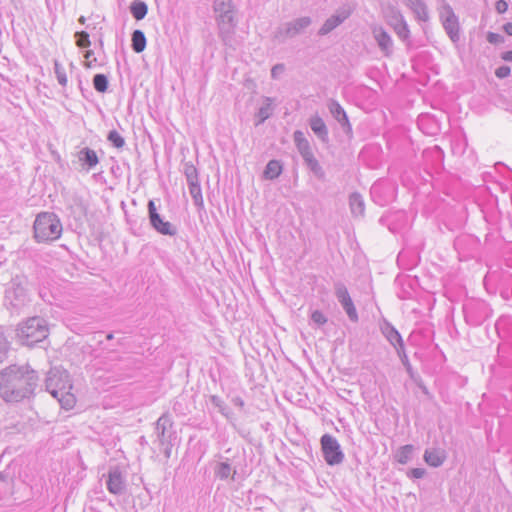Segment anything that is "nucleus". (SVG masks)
<instances>
[{
    "label": "nucleus",
    "mask_w": 512,
    "mask_h": 512,
    "mask_svg": "<svg viewBox=\"0 0 512 512\" xmlns=\"http://www.w3.org/2000/svg\"><path fill=\"white\" fill-rule=\"evenodd\" d=\"M38 380L28 365H11L0 372V396L6 402H19L33 394Z\"/></svg>",
    "instance_id": "1"
},
{
    "label": "nucleus",
    "mask_w": 512,
    "mask_h": 512,
    "mask_svg": "<svg viewBox=\"0 0 512 512\" xmlns=\"http://www.w3.org/2000/svg\"><path fill=\"white\" fill-rule=\"evenodd\" d=\"M213 9L219 29V37L225 46L236 49L239 41L235 35L237 20L231 0H214Z\"/></svg>",
    "instance_id": "2"
},
{
    "label": "nucleus",
    "mask_w": 512,
    "mask_h": 512,
    "mask_svg": "<svg viewBox=\"0 0 512 512\" xmlns=\"http://www.w3.org/2000/svg\"><path fill=\"white\" fill-rule=\"evenodd\" d=\"M48 325L44 318L34 316L20 323L17 337L23 345L33 346L48 336Z\"/></svg>",
    "instance_id": "3"
},
{
    "label": "nucleus",
    "mask_w": 512,
    "mask_h": 512,
    "mask_svg": "<svg viewBox=\"0 0 512 512\" xmlns=\"http://www.w3.org/2000/svg\"><path fill=\"white\" fill-rule=\"evenodd\" d=\"M33 228L34 237L38 242L54 241L62 233V224L59 218L51 212H43L37 215Z\"/></svg>",
    "instance_id": "4"
},
{
    "label": "nucleus",
    "mask_w": 512,
    "mask_h": 512,
    "mask_svg": "<svg viewBox=\"0 0 512 512\" xmlns=\"http://www.w3.org/2000/svg\"><path fill=\"white\" fill-rule=\"evenodd\" d=\"M45 387L53 397H58L64 390L72 389L68 372L60 367H52L47 373Z\"/></svg>",
    "instance_id": "5"
},
{
    "label": "nucleus",
    "mask_w": 512,
    "mask_h": 512,
    "mask_svg": "<svg viewBox=\"0 0 512 512\" xmlns=\"http://www.w3.org/2000/svg\"><path fill=\"white\" fill-rule=\"evenodd\" d=\"M387 24L393 28L394 32L400 40L410 45V29L409 26L400 12L396 7H390L385 14Z\"/></svg>",
    "instance_id": "6"
},
{
    "label": "nucleus",
    "mask_w": 512,
    "mask_h": 512,
    "mask_svg": "<svg viewBox=\"0 0 512 512\" xmlns=\"http://www.w3.org/2000/svg\"><path fill=\"white\" fill-rule=\"evenodd\" d=\"M321 450L326 463L330 466L338 465L344 460V453L341 450L337 439L330 435L324 434L321 439Z\"/></svg>",
    "instance_id": "7"
},
{
    "label": "nucleus",
    "mask_w": 512,
    "mask_h": 512,
    "mask_svg": "<svg viewBox=\"0 0 512 512\" xmlns=\"http://www.w3.org/2000/svg\"><path fill=\"white\" fill-rule=\"evenodd\" d=\"M311 24L312 19L308 16L296 18L279 27L275 32V39L283 42L288 38H294L302 34Z\"/></svg>",
    "instance_id": "8"
},
{
    "label": "nucleus",
    "mask_w": 512,
    "mask_h": 512,
    "mask_svg": "<svg viewBox=\"0 0 512 512\" xmlns=\"http://www.w3.org/2000/svg\"><path fill=\"white\" fill-rule=\"evenodd\" d=\"M440 19L445 32L453 43L460 39V26L458 17L449 4H445L440 12Z\"/></svg>",
    "instance_id": "9"
},
{
    "label": "nucleus",
    "mask_w": 512,
    "mask_h": 512,
    "mask_svg": "<svg viewBox=\"0 0 512 512\" xmlns=\"http://www.w3.org/2000/svg\"><path fill=\"white\" fill-rule=\"evenodd\" d=\"M148 217L150 225L159 234L166 236H175L177 234L176 226L161 217L153 200L148 201Z\"/></svg>",
    "instance_id": "10"
},
{
    "label": "nucleus",
    "mask_w": 512,
    "mask_h": 512,
    "mask_svg": "<svg viewBox=\"0 0 512 512\" xmlns=\"http://www.w3.org/2000/svg\"><path fill=\"white\" fill-rule=\"evenodd\" d=\"M334 293L342 308L346 312L349 320L352 322H357L359 319L358 313L345 284L342 282H336L334 284Z\"/></svg>",
    "instance_id": "11"
},
{
    "label": "nucleus",
    "mask_w": 512,
    "mask_h": 512,
    "mask_svg": "<svg viewBox=\"0 0 512 512\" xmlns=\"http://www.w3.org/2000/svg\"><path fill=\"white\" fill-rule=\"evenodd\" d=\"M105 484L107 490L114 495H121L126 490V478L118 467L109 469Z\"/></svg>",
    "instance_id": "12"
},
{
    "label": "nucleus",
    "mask_w": 512,
    "mask_h": 512,
    "mask_svg": "<svg viewBox=\"0 0 512 512\" xmlns=\"http://www.w3.org/2000/svg\"><path fill=\"white\" fill-rule=\"evenodd\" d=\"M5 299L15 310H20L29 302L27 290L21 284H13L8 288Z\"/></svg>",
    "instance_id": "13"
},
{
    "label": "nucleus",
    "mask_w": 512,
    "mask_h": 512,
    "mask_svg": "<svg viewBox=\"0 0 512 512\" xmlns=\"http://www.w3.org/2000/svg\"><path fill=\"white\" fill-rule=\"evenodd\" d=\"M371 32L380 51L387 57L392 55L394 47L393 39L383 26L374 25L371 28Z\"/></svg>",
    "instance_id": "14"
},
{
    "label": "nucleus",
    "mask_w": 512,
    "mask_h": 512,
    "mask_svg": "<svg viewBox=\"0 0 512 512\" xmlns=\"http://www.w3.org/2000/svg\"><path fill=\"white\" fill-rule=\"evenodd\" d=\"M379 328L381 334L395 349V351L405 347L401 334L388 320L383 319L379 324Z\"/></svg>",
    "instance_id": "15"
},
{
    "label": "nucleus",
    "mask_w": 512,
    "mask_h": 512,
    "mask_svg": "<svg viewBox=\"0 0 512 512\" xmlns=\"http://www.w3.org/2000/svg\"><path fill=\"white\" fill-rule=\"evenodd\" d=\"M172 426V422L168 415H162L156 421V432L159 443L161 445H165L168 442H171L173 434L168 432V428Z\"/></svg>",
    "instance_id": "16"
},
{
    "label": "nucleus",
    "mask_w": 512,
    "mask_h": 512,
    "mask_svg": "<svg viewBox=\"0 0 512 512\" xmlns=\"http://www.w3.org/2000/svg\"><path fill=\"white\" fill-rule=\"evenodd\" d=\"M77 158L83 169L86 171L94 169L99 164L97 153L89 147H84L79 150L77 153Z\"/></svg>",
    "instance_id": "17"
},
{
    "label": "nucleus",
    "mask_w": 512,
    "mask_h": 512,
    "mask_svg": "<svg viewBox=\"0 0 512 512\" xmlns=\"http://www.w3.org/2000/svg\"><path fill=\"white\" fill-rule=\"evenodd\" d=\"M404 4L413 12L415 19L419 22H427L429 13L423 0H402Z\"/></svg>",
    "instance_id": "18"
},
{
    "label": "nucleus",
    "mask_w": 512,
    "mask_h": 512,
    "mask_svg": "<svg viewBox=\"0 0 512 512\" xmlns=\"http://www.w3.org/2000/svg\"><path fill=\"white\" fill-rule=\"evenodd\" d=\"M423 458L429 466L437 468L445 462L447 454L444 449L431 448L425 450Z\"/></svg>",
    "instance_id": "19"
},
{
    "label": "nucleus",
    "mask_w": 512,
    "mask_h": 512,
    "mask_svg": "<svg viewBox=\"0 0 512 512\" xmlns=\"http://www.w3.org/2000/svg\"><path fill=\"white\" fill-rule=\"evenodd\" d=\"M349 16L348 12L343 11L342 13L332 15L329 17L324 24L321 26V28L318 31V34L320 36L327 35L332 30H334L336 27H338L341 23H343Z\"/></svg>",
    "instance_id": "20"
},
{
    "label": "nucleus",
    "mask_w": 512,
    "mask_h": 512,
    "mask_svg": "<svg viewBox=\"0 0 512 512\" xmlns=\"http://www.w3.org/2000/svg\"><path fill=\"white\" fill-rule=\"evenodd\" d=\"M294 142L303 160L313 155L309 141L306 139L304 133L296 130L293 134Z\"/></svg>",
    "instance_id": "21"
},
{
    "label": "nucleus",
    "mask_w": 512,
    "mask_h": 512,
    "mask_svg": "<svg viewBox=\"0 0 512 512\" xmlns=\"http://www.w3.org/2000/svg\"><path fill=\"white\" fill-rule=\"evenodd\" d=\"M309 125L314 134L324 143L328 142V129L323 119L315 115L310 118Z\"/></svg>",
    "instance_id": "22"
},
{
    "label": "nucleus",
    "mask_w": 512,
    "mask_h": 512,
    "mask_svg": "<svg viewBox=\"0 0 512 512\" xmlns=\"http://www.w3.org/2000/svg\"><path fill=\"white\" fill-rule=\"evenodd\" d=\"M147 40L145 34L141 30H134L131 35V48L135 53H141L145 50Z\"/></svg>",
    "instance_id": "23"
},
{
    "label": "nucleus",
    "mask_w": 512,
    "mask_h": 512,
    "mask_svg": "<svg viewBox=\"0 0 512 512\" xmlns=\"http://www.w3.org/2000/svg\"><path fill=\"white\" fill-rule=\"evenodd\" d=\"M349 205L351 213L355 216H361L364 214L365 204L361 194L354 192L349 197Z\"/></svg>",
    "instance_id": "24"
},
{
    "label": "nucleus",
    "mask_w": 512,
    "mask_h": 512,
    "mask_svg": "<svg viewBox=\"0 0 512 512\" xmlns=\"http://www.w3.org/2000/svg\"><path fill=\"white\" fill-rule=\"evenodd\" d=\"M282 164L278 160H270L264 170V177L269 180H274L282 173Z\"/></svg>",
    "instance_id": "25"
},
{
    "label": "nucleus",
    "mask_w": 512,
    "mask_h": 512,
    "mask_svg": "<svg viewBox=\"0 0 512 512\" xmlns=\"http://www.w3.org/2000/svg\"><path fill=\"white\" fill-rule=\"evenodd\" d=\"M214 473L217 478L227 480L229 478L234 479L236 471L232 470V467L228 462H220L215 467Z\"/></svg>",
    "instance_id": "26"
},
{
    "label": "nucleus",
    "mask_w": 512,
    "mask_h": 512,
    "mask_svg": "<svg viewBox=\"0 0 512 512\" xmlns=\"http://www.w3.org/2000/svg\"><path fill=\"white\" fill-rule=\"evenodd\" d=\"M130 12L132 16L137 20H142L146 17L148 13V6L145 2L140 0H135L130 5Z\"/></svg>",
    "instance_id": "27"
},
{
    "label": "nucleus",
    "mask_w": 512,
    "mask_h": 512,
    "mask_svg": "<svg viewBox=\"0 0 512 512\" xmlns=\"http://www.w3.org/2000/svg\"><path fill=\"white\" fill-rule=\"evenodd\" d=\"M188 189L189 193L193 199L194 205L202 208L203 207V197H202V190L199 181L196 182H189Z\"/></svg>",
    "instance_id": "28"
},
{
    "label": "nucleus",
    "mask_w": 512,
    "mask_h": 512,
    "mask_svg": "<svg viewBox=\"0 0 512 512\" xmlns=\"http://www.w3.org/2000/svg\"><path fill=\"white\" fill-rule=\"evenodd\" d=\"M414 451V446L411 444H407L401 446L395 454V459L400 464H407L411 458Z\"/></svg>",
    "instance_id": "29"
},
{
    "label": "nucleus",
    "mask_w": 512,
    "mask_h": 512,
    "mask_svg": "<svg viewBox=\"0 0 512 512\" xmlns=\"http://www.w3.org/2000/svg\"><path fill=\"white\" fill-rule=\"evenodd\" d=\"M71 389L64 390L59 394L58 397H54L58 400L59 404L65 410H70L74 407L76 403L75 396L70 392Z\"/></svg>",
    "instance_id": "30"
},
{
    "label": "nucleus",
    "mask_w": 512,
    "mask_h": 512,
    "mask_svg": "<svg viewBox=\"0 0 512 512\" xmlns=\"http://www.w3.org/2000/svg\"><path fill=\"white\" fill-rule=\"evenodd\" d=\"M307 168L318 178L324 179L325 172L314 155L304 160Z\"/></svg>",
    "instance_id": "31"
},
{
    "label": "nucleus",
    "mask_w": 512,
    "mask_h": 512,
    "mask_svg": "<svg viewBox=\"0 0 512 512\" xmlns=\"http://www.w3.org/2000/svg\"><path fill=\"white\" fill-rule=\"evenodd\" d=\"M327 107L335 120L338 118L346 120V112L338 101L330 99L328 101Z\"/></svg>",
    "instance_id": "32"
},
{
    "label": "nucleus",
    "mask_w": 512,
    "mask_h": 512,
    "mask_svg": "<svg viewBox=\"0 0 512 512\" xmlns=\"http://www.w3.org/2000/svg\"><path fill=\"white\" fill-rule=\"evenodd\" d=\"M272 113V100L270 98L265 99V104H263L258 112H257V125L262 124L267 120Z\"/></svg>",
    "instance_id": "33"
},
{
    "label": "nucleus",
    "mask_w": 512,
    "mask_h": 512,
    "mask_svg": "<svg viewBox=\"0 0 512 512\" xmlns=\"http://www.w3.org/2000/svg\"><path fill=\"white\" fill-rule=\"evenodd\" d=\"M396 353H397V356L399 357L402 365L404 366L407 374L410 376V378L413 379L415 372H414V369H413V367H412V365H411V363L409 361V358H408V355L406 353L405 347H403L401 349H398L396 351Z\"/></svg>",
    "instance_id": "34"
},
{
    "label": "nucleus",
    "mask_w": 512,
    "mask_h": 512,
    "mask_svg": "<svg viewBox=\"0 0 512 512\" xmlns=\"http://www.w3.org/2000/svg\"><path fill=\"white\" fill-rule=\"evenodd\" d=\"M108 78L104 74H96L93 77V87L97 92L104 93L108 89Z\"/></svg>",
    "instance_id": "35"
},
{
    "label": "nucleus",
    "mask_w": 512,
    "mask_h": 512,
    "mask_svg": "<svg viewBox=\"0 0 512 512\" xmlns=\"http://www.w3.org/2000/svg\"><path fill=\"white\" fill-rule=\"evenodd\" d=\"M434 122V119L429 115H420L418 117L417 124L426 134H434L438 130V126L434 123V127L431 130H425V125Z\"/></svg>",
    "instance_id": "36"
},
{
    "label": "nucleus",
    "mask_w": 512,
    "mask_h": 512,
    "mask_svg": "<svg viewBox=\"0 0 512 512\" xmlns=\"http://www.w3.org/2000/svg\"><path fill=\"white\" fill-rule=\"evenodd\" d=\"M54 73L56 75L58 83L65 87L67 85V76L64 67L58 62L54 61Z\"/></svg>",
    "instance_id": "37"
},
{
    "label": "nucleus",
    "mask_w": 512,
    "mask_h": 512,
    "mask_svg": "<svg viewBox=\"0 0 512 512\" xmlns=\"http://www.w3.org/2000/svg\"><path fill=\"white\" fill-rule=\"evenodd\" d=\"M184 174H185L187 183L199 181L197 169L191 163L184 164Z\"/></svg>",
    "instance_id": "38"
},
{
    "label": "nucleus",
    "mask_w": 512,
    "mask_h": 512,
    "mask_svg": "<svg viewBox=\"0 0 512 512\" xmlns=\"http://www.w3.org/2000/svg\"><path fill=\"white\" fill-rule=\"evenodd\" d=\"M107 140L116 148H122L125 144L124 138L116 130L109 131Z\"/></svg>",
    "instance_id": "39"
},
{
    "label": "nucleus",
    "mask_w": 512,
    "mask_h": 512,
    "mask_svg": "<svg viewBox=\"0 0 512 512\" xmlns=\"http://www.w3.org/2000/svg\"><path fill=\"white\" fill-rule=\"evenodd\" d=\"M76 45L80 48H87L91 45L89 34L85 31L75 33Z\"/></svg>",
    "instance_id": "40"
},
{
    "label": "nucleus",
    "mask_w": 512,
    "mask_h": 512,
    "mask_svg": "<svg viewBox=\"0 0 512 512\" xmlns=\"http://www.w3.org/2000/svg\"><path fill=\"white\" fill-rule=\"evenodd\" d=\"M210 402L213 406H215L219 410V412L221 414L226 415L227 406L221 397H219L217 395H212L210 397Z\"/></svg>",
    "instance_id": "41"
},
{
    "label": "nucleus",
    "mask_w": 512,
    "mask_h": 512,
    "mask_svg": "<svg viewBox=\"0 0 512 512\" xmlns=\"http://www.w3.org/2000/svg\"><path fill=\"white\" fill-rule=\"evenodd\" d=\"M486 40L492 45H501L505 42V37L498 33L488 32L486 34Z\"/></svg>",
    "instance_id": "42"
},
{
    "label": "nucleus",
    "mask_w": 512,
    "mask_h": 512,
    "mask_svg": "<svg viewBox=\"0 0 512 512\" xmlns=\"http://www.w3.org/2000/svg\"><path fill=\"white\" fill-rule=\"evenodd\" d=\"M311 320L319 326L324 325L327 322L326 316L319 310L312 312Z\"/></svg>",
    "instance_id": "43"
},
{
    "label": "nucleus",
    "mask_w": 512,
    "mask_h": 512,
    "mask_svg": "<svg viewBox=\"0 0 512 512\" xmlns=\"http://www.w3.org/2000/svg\"><path fill=\"white\" fill-rule=\"evenodd\" d=\"M510 74H511V69L507 65L499 66L495 70V76L499 79H504V78L508 77Z\"/></svg>",
    "instance_id": "44"
},
{
    "label": "nucleus",
    "mask_w": 512,
    "mask_h": 512,
    "mask_svg": "<svg viewBox=\"0 0 512 512\" xmlns=\"http://www.w3.org/2000/svg\"><path fill=\"white\" fill-rule=\"evenodd\" d=\"M8 351V342L2 334H0V362L6 357Z\"/></svg>",
    "instance_id": "45"
},
{
    "label": "nucleus",
    "mask_w": 512,
    "mask_h": 512,
    "mask_svg": "<svg viewBox=\"0 0 512 512\" xmlns=\"http://www.w3.org/2000/svg\"><path fill=\"white\" fill-rule=\"evenodd\" d=\"M508 2L505 0H497L495 3V10L499 14H504L508 10Z\"/></svg>",
    "instance_id": "46"
},
{
    "label": "nucleus",
    "mask_w": 512,
    "mask_h": 512,
    "mask_svg": "<svg viewBox=\"0 0 512 512\" xmlns=\"http://www.w3.org/2000/svg\"><path fill=\"white\" fill-rule=\"evenodd\" d=\"M285 66L284 64H276L271 69V77L273 79L279 78V76L284 72Z\"/></svg>",
    "instance_id": "47"
},
{
    "label": "nucleus",
    "mask_w": 512,
    "mask_h": 512,
    "mask_svg": "<svg viewBox=\"0 0 512 512\" xmlns=\"http://www.w3.org/2000/svg\"><path fill=\"white\" fill-rule=\"evenodd\" d=\"M425 473H426V471L424 468H413L408 473V476L410 478L420 479V478L424 477Z\"/></svg>",
    "instance_id": "48"
},
{
    "label": "nucleus",
    "mask_w": 512,
    "mask_h": 512,
    "mask_svg": "<svg viewBox=\"0 0 512 512\" xmlns=\"http://www.w3.org/2000/svg\"><path fill=\"white\" fill-rule=\"evenodd\" d=\"M336 121L340 124L341 128L343 129V131L346 134L352 133V127H351V124L349 122L347 115H346V120H342V119L338 118Z\"/></svg>",
    "instance_id": "49"
},
{
    "label": "nucleus",
    "mask_w": 512,
    "mask_h": 512,
    "mask_svg": "<svg viewBox=\"0 0 512 512\" xmlns=\"http://www.w3.org/2000/svg\"><path fill=\"white\" fill-rule=\"evenodd\" d=\"M501 59L506 62H512V50L501 53Z\"/></svg>",
    "instance_id": "50"
},
{
    "label": "nucleus",
    "mask_w": 512,
    "mask_h": 512,
    "mask_svg": "<svg viewBox=\"0 0 512 512\" xmlns=\"http://www.w3.org/2000/svg\"><path fill=\"white\" fill-rule=\"evenodd\" d=\"M502 29L507 35L512 36V22L505 23Z\"/></svg>",
    "instance_id": "51"
},
{
    "label": "nucleus",
    "mask_w": 512,
    "mask_h": 512,
    "mask_svg": "<svg viewBox=\"0 0 512 512\" xmlns=\"http://www.w3.org/2000/svg\"><path fill=\"white\" fill-rule=\"evenodd\" d=\"M165 448L163 450V453L165 455L166 458H170L171 456V447H172V443L171 442H168L166 443L165 445Z\"/></svg>",
    "instance_id": "52"
},
{
    "label": "nucleus",
    "mask_w": 512,
    "mask_h": 512,
    "mask_svg": "<svg viewBox=\"0 0 512 512\" xmlns=\"http://www.w3.org/2000/svg\"><path fill=\"white\" fill-rule=\"evenodd\" d=\"M232 402L235 406H238L240 408H243L244 406V401L241 397H235L232 399Z\"/></svg>",
    "instance_id": "53"
},
{
    "label": "nucleus",
    "mask_w": 512,
    "mask_h": 512,
    "mask_svg": "<svg viewBox=\"0 0 512 512\" xmlns=\"http://www.w3.org/2000/svg\"><path fill=\"white\" fill-rule=\"evenodd\" d=\"M431 153H435L437 154V156L443 157V151L439 146H434L433 149L431 150Z\"/></svg>",
    "instance_id": "54"
},
{
    "label": "nucleus",
    "mask_w": 512,
    "mask_h": 512,
    "mask_svg": "<svg viewBox=\"0 0 512 512\" xmlns=\"http://www.w3.org/2000/svg\"><path fill=\"white\" fill-rule=\"evenodd\" d=\"M381 188V183H375L372 187H371V193L372 194H375L377 193Z\"/></svg>",
    "instance_id": "55"
},
{
    "label": "nucleus",
    "mask_w": 512,
    "mask_h": 512,
    "mask_svg": "<svg viewBox=\"0 0 512 512\" xmlns=\"http://www.w3.org/2000/svg\"><path fill=\"white\" fill-rule=\"evenodd\" d=\"M95 62H96V58L89 59L86 61L85 66L87 68H92V67H94Z\"/></svg>",
    "instance_id": "56"
},
{
    "label": "nucleus",
    "mask_w": 512,
    "mask_h": 512,
    "mask_svg": "<svg viewBox=\"0 0 512 512\" xmlns=\"http://www.w3.org/2000/svg\"><path fill=\"white\" fill-rule=\"evenodd\" d=\"M94 52L92 50H87L84 54L86 60L94 58Z\"/></svg>",
    "instance_id": "57"
},
{
    "label": "nucleus",
    "mask_w": 512,
    "mask_h": 512,
    "mask_svg": "<svg viewBox=\"0 0 512 512\" xmlns=\"http://www.w3.org/2000/svg\"><path fill=\"white\" fill-rule=\"evenodd\" d=\"M7 478V475L4 472H0V481H5Z\"/></svg>",
    "instance_id": "58"
},
{
    "label": "nucleus",
    "mask_w": 512,
    "mask_h": 512,
    "mask_svg": "<svg viewBox=\"0 0 512 512\" xmlns=\"http://www.w3.org/2000/svg\"><path fill=\"white\" fill-rule=\"evenodd\" d=\"M106 339H107V340H112V339H113V334H112V333H108V334L106 335Z\"/></svg>",
    "instance_id": "59"
},
{
    "label": "nucleus",
    "mask_w": 512,
    "mask_h": 512,
    "mask_svg": "<svg viewBox=\"0 0 512 512\" xmlns=\"http://www.w3.org/2000/svg\"><path fill=\"white\" fill-rule=\"evenodd\" d=\"M79 22H81L82 24H84V22H85V18H84L83 16H81V17L79 18Z\"/></svg>",
    "instance_id": "60"
}]
</instances>
